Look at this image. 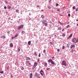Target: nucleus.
Listing matches in <instances>:
<instances>
[{"mask_svg": "<svg viewBox=\"0 0 78 78\" xmlns=\"http://www.w3.org/2000/svg\"><path fill=\"white\" fill-rule=\"evenodd\" d=\"M46 66H47V63H44V67H45Z\"/></svg>", "mask_w": 78, "mask_h": 78, "instance_id": "nucleus-21", "label": "nucleus"}, {"mask_svg": "<svg viewBox=\"0 0 78 78\" xmlns=\"http://www.w3.org/2000/svg\"><path fill=\"white\" fill-rule=\"evenodd\" d=\"M62 64L63 66H67V65L66 63V61L64 60L62 62Z\"/></svg>", "mask_w": 78, "mask_h": 78, "instance_id": "nucleus-2", "label": "nucleus"}, {"mask_svg": "<svg viewBox=\"0 0 78 78\" xmlns=\"http://www.w3.org/2000/svg\"><path fill=\"white\" fill-rule=\"evenodd\" d=\"M28 62V61H27L26 62V64H27Z\"/></svg>", "mask_w": 78, "mask_h": 78, "instance_id": "nucleus-39", "label": "nucleus"}, {"mask_svg": "<svg viewBox=\"0 0 78 78\" xmlns=\"http://www.w3.org/2000/svg\"><path fill=\"white\" fill-rule=\"evenodd\" d=\"M28 62L29 63V65H31V63H30V61H28Z\"/></svg>", "mask_w": 78, "mask_h": 78, "instance_id": "nucleus-47", "label": "nucleus"}, {"mask_svg": "<svg viewBox=\"0 0 78 78\" xmlns=\"http://www.w3.org/2000/svg\"><path fill=\"white\" fill-rule=\"evenodd\" d=\"M14 38H15V37H12V39H14Z\"/></svg>", "mask_w": 78, "mask_h": 78, "instance_id": "nucleus-51", "label": "nucleus"}, {"mask_svg": "<svg viewBox=\"0 0 78 78\" xmlns=\"http://www.w3.org/2000/svg\"><path fill=\"white\" fill-rule=\"evenodd\" d=\"M38 56H39V57H41V54L40 53H39Z\"/></svg>", "mask_w": 78, "mask_h": 78, "instance_id": "nucleus-46", "label": "nucleus"}, {"mask_svg": "<svg viewBox=\"0 0 78 78\" xmlns=\"http://www.w3.org/2000/svg\"><path fill=\"white\" fill-rule=\"evenodd\" d=\"M10 32H9V31H8L7 32V33H8V34H9V33H10Z\"/></svg>", "mask_w": 78, "mask_h": 78, "instance_id": "nucleus-54", "label": "nucleus"}, {"mask_svg": "<svg viewBox=\"0 0 78 78\" xmlns=\"http://www.w3.org/2000/svg\"><path fill=\"white\" fill-rule=\"evenodd\" d=\"M58 23H61V22H60L59 21H58Z\"/></svg>", "mask_w": 78, "mask_h": 78, "instance_id": "nucleus-60", "label": "nucleus"}, {"mask_svg": "<svg viewBox=\"0 0 78 78\" xmlns=\"http://www.w3.org/2000/svg\"><path fill=\"white\" fill-rule=\"evenodd\" d=\"M73 9H75V6H74L73 7Z\"/></svg>", "mask_w": 78, "mask_h": 78, "instance_id": "nucleus-29", "label": "nucleus"}, {"mask_svg": "<svg viewBox=\"0 0 78 78\" xmlns=\"http://www.w3.org/2000/svg\"><path fill=\"white\" fill-rule=\"evenodd\" d=\"M24 26H23V25H21L18 28V30H20V29H22L23 28V27Z\"/></svg>", "mask_w": 78, "mask_h": 78, "instance_id": "nucleus-1", "label": "nucleus"}, {"mask_svg": "<svg viewBox=\"0 0 78 78\" xmlns=\"http://www.w3.org/2000/svg\"><path fill=\"white\" fill-rule=\"evenodd\" d=\"M28 45H30L31 44V41H29L28 42Z\"/></svg>", "mask_w": 78, "mask_h": 78, "instance_id": "nucleus-12", "label": "nucleus"}, {"mask_svg": "<svg viewBox=\"0 0 78 78\" xmlns=\"http://www.w3.org/2000/svg\"><path fill=\"white\" fill-rule=\"evenodd\" d=\"M36 66H37V63L35 62V63H34V66H35V67H36Z\"/></svg>", "mask_w": 78, "mask_h": 78, "instance_id": "nucleus-13", "label": "nucleus"}, {"mask_svg": "<svg viewBox=\"0 0 78 78\" xmlns=\"http://www.w3.org/2000/svg\"><path fill=\"white\" fill-rule=\"evenodd\" d=\"M40 72H42L43 73H44V71H43V70H42V69H41Z\"/></svg>", "mask_w": 78, "mask_h": 78, "instance_id": "nucleus-20", "label": "nucleus"}, {"mask_svg": "<svg viewBox=\"0 0 78 78\" xmlns=\"http://www.w3.org/2000/svg\"><path fill=\"white\" fill-rule=\"evenodd\" d=\"M36 67V66H33L32 67V69H34Z\"/></svg>", "mask_w": 78, "mask_h": 78, "instance_id": "nucleus-25", "label": "nucleus"}, {"mask_svg": "<svg viewBox=\"0 0 78 78\" xmlns=\"http://www.w3.org/2000/svg\"><path fill=\"white\" fill-rule=\"evenodd\" d=\"M20 20L19 19V21H17V22L18 23H20Z\"/></svg>", "mask_w": 78, "mask_h": 78, "instance_id": "nucleus-37", "label": "nucleus"}, {"mask_svg": "<svg viewBox=\"0 0 78 78\" xmlns=\"http://www.w3.org/2000/svg\"><path fill=\"white\" fill-rule=\"evenodd\" d=\"M43 24L45 25V26H47V25H48V23H45Z\"/></svg>", "mask_w": 78, "mask_h": 78, "instance_id": "nucleus-17", "label": "nucleus"}, {"mask_svg": "<svg viewBox=\"0 0 78 78\" xmlns=\"http://www.w3.org/2000/svg\"><path fill=\"white\" fill-rule=\"evenodd\" d=\"M62 48L63 50H64V48H65L64 47V46H62Z\"/></svg>", "mask_w": 78, "mask_h": 78, "instance_id": "nucleus-31", "label": "nucleus"}, {"mask_svg": "<svg viewBox=\"0 0 78 78\" xmlns=\"http://www.w3.org/2000/svg\"><path fill=\"white\" fill-rule=\"evenodd\" d=\"M34 55L35 56H37V53L36 52H34Z\"/></svg>", "mask_w": 78, "mask_h": 78, "instance_id": "nucleus-19", "label": "nucleus"}, {"mask_svg": "<svg viewBox=\"0 0 78 78\" xmlns=\"http://www.w3.org/2000/svg\"><path fill=\"white\" fill-rule=\"evenodd\" d=\"M72 41L74 43H76V39L75 38H73L72 39Z\"/></svg>", "mask_w": 78, "mask_h": 78, "instance_id": "nucleus-3", "label": "nucleus"}, {"mask_svg": "<svg viewBox=\"0 0 78 78\" xmlns=\"http://www.w3.org/2000/svg\"><path fill=\"white\" fill-rule=\"evenodd\" d=\"M40 73L41 75L42 76L43 75V73H41V72H40Z\"/></svg>", "mask_w": 78, "mask_h": 78, "instance_id": "nucleus-34", "label": "nucleus"}, {"mask_svg": "<svg viewBox=\"0 0 78 78\" xmlns=\"http://www.w3.org/2000/svg\"><path fill=\"white\" fill-rule=\"evenodd\" d=\"M58 36V35H55V37H57Z\"/></svg>", "mask_w": 78, "mask_h": 78, "instance_id": "nucleus-55", "label": "nucleus"}, {"mask_svg": "<svg viewBox=\"0 0 78 78\" xmlns=\"http://www.w3.org/2000/svg\"><path fill=\"white\" fill-rule=\"evenodd\" d=\"M26 60H30L31 58L30 57H27L26 58Z\"/></svg>", "mask_w": 78, "mask_h": 78, "instance_id": "nucleus-6", "label": "nucleus"}, {"mask_svg": "<svg viewBox=\"0 0 78 78\" xmlns=\"http://www.w3.org/2000/svg\"><path fill=\"white\" fill-rule=\"evenodd\" d=\"M72 34H71L69 36V38L71 37H72Z\"/></svg>", "mask_w": 78, "mask_h": 78, "instance_id": "nucleus-23", "label": "nucleus"}, {"mask_svg": "<svg viewBox=\"0 0 78 78\" xmlns=\"http://www.w3.org/2000/svg\"><path fill=\"white\" fill-rule=\"evenodd\" d=\"M18 51H20V49H18Z\"/></svg>", "mask_w": 78, "mask_h": 78, "instance_id": "nucleus-48", "label": "nucleus"}, {"mask_svg": "<svg viewBox=\"0 0 78 78\" xmlns=\"http://www.w3.org/2000/svg\"><path fill=\"white\" fill-rule=\"evenodd\" d=\"M16 12H19V10L16 9Z\"/></svg>", "mask_w": 78, "mask_h": 78, "instance_id": "nucleus-30", "label": "nucleus"}, {"mask_svg": "<svg viewBox=\"0 0 78 78\" xmlns=\"http://www.w3.org/2000/svg\"><path fill=\"white\" fill-rule=\"evenodd\" d=\"M51 64H52V65H54L55 64V63H54V62L53 61V60L51 62Z\"/></svg>", "mask_w": 78, "mask_h": 78, "instance_id": "nucleus-11", "label": "nucleus"}, {"mask_svg": "<svg viewBox=\"0 0 78 78\" xmlns=\"http://www.w3.org/2000/svg\"><path fill=\"white\" fill-rule=\"evenodd\" d=\"M75 45H72L70 48L71 49H72V48H75Z\"/></svg>", "mask_w": 78, "mask_h": 78, "instance_id": "nucleus-5", "label": "nucleus"}, {"mask_svg": "<svg viewBox=\"0 0 78 78\" xmlns=\"http://www.w3.org/2000/svg\"><path fill=\"white\" fill-rule=\"evenodd\" d=\"M69 27H70V25H68L66 27H67V28H69Z\"/></svg>", "mask_w": 78, "mask_h": 78, "instance_id": "nucleus-41", "label": "nucleus"}, {"mask_svg": "<svg viewBox=\"0 0 78 78\" xmlns=\"http://www.w3.org/2000/svg\"><path fill=\"white\" fill-rule=\"evenodd\" d=\"M37 8H38V7H39V5L37 6Z\"/></svg>", "mask_w": 78, "mask_h": 78, "instance_id": "nucleus-62", "label": "nucleus"}, {"mask_svg": "<svg viewBox=\"0 0 78 78\" xmlns=\"http://www.w3.org/2000/svg\"><path fill=\"white\" fill-rule=\"evenodd\" d=\"M4 9H6V8H7L6 7V6H5L4 7Z\"/></svg>", "mask_w": 78, "mask_h": 78, "instance_id": "nucleus-44", "label": "nucleus"}, {"mask_svg": "<svg viewBox=\"0 0 78 78\" xmlns=\"http://www.w3.org/2000/svg\"><path fill=\"white\" fill-rule=\"evenodd\" d=\"M58 30H61V27H59L58 29Z\"/></svg>", "mask_w": 78, "mask_h": 78, "instance_id": "nucleus-22", "label": "nucleus"}, {"mask_svg": "<svg viewBox=\"0 0 78 78\" xmlns=\"http://www.w3.org/2000/svg\"><path fill=\"white\" fill-rule=\"evenodd\" d=\"M9 69V67H7V69Z\"/></svg>", "mask_w": 78, "mask_h": 78, "instance_id": "nucleus-57", "label": "nucleus"}, {"mask_svg": "<svg viewBox=\"0 0 78 78\" xmlns=\"http://www.w3.org/2000/svg\"><path fill=\"white\" fill-rule=\"evenodd\" d=\"M58 5H59V4H58L57 3H56V6H58Z\"/></svg>", "mask_w": 78, "mask_h": 78, "instance_id": "nucleus-36", "label": "nucleus"}, {"mask_svg": "<svg viewBox=\"0 0 78 78\" xmlns=\"http://www.w3.org/2000/svg\"><path fill=\"white\" fill-rule=\"evenodd\" d=\"M41 17L42 18V19H44V15H41Z\"/></svg>", "mask_w": 78, "mask_h": 78, "instance_id": "nucleus-24", "label": "nucleus"}, {"mask_svg": "<svg viewBox=\"0 0 78 78\" xmlns=\"http://www.w3.org/2000/svg\"><path fill=\"white\" fill-rule=\"evenodd\" d=\"M48 8L49 9H50V8H51V7H50V6H48Z\"/></svg>", "mask_w": 78, "mask_h": 78, "instance_id": "nucleus-40", "label": "nucleus"}, {"mask_svg": "<svg viewBox=\"0 0 78 78\" xmlns=\"http://www.w3.org/2000/svg\"><path fill=\"white\" fill-rule=\"evenodd\" d=\"M5 36H2V38H3V39H5Z\"/></svg>", "mask_w": 78, "mask_h": 78, "instance_id": "nucleus-35", "label": "nucleus"}, {"mask_svg": "<svg viewBox=\"0 0 78 78\" xmlns=\"http://www.w3.org/2000/svg\"><path fill=\"white\" fill-rule=\"evenodd\" d=\"M23 69H24V68H23V67H22L21 68V70H23Z\"/></svg>", "mask_w": 78, "mask_h": 78, "instance_id": "nucleus-27", "label": "nucleus"}, {"mask_svg": "<svg viewBox=\"0 0 78 78\" xmlns=\"http://www.w3.org/2000/svg\"><path fill=\"white\" fill-rule=\"evenodd\" d=\"M18 36V34H16V35L14 37L15 38L17 37Z\"/></svg>", "mask_w": 78, "mask_h": 78, "instance_id": "nucleus-15", "label": "nucleus"}, {"mask_svg": "<svg viewBox=\"0 0 78 78\" xmlns=\"http://www.w3.org/2000/svg\"><path fill=\"white\" fill-rule=\"evenodd\" d=\"M50 68H47V70H50Z\"/></svg>", "mask_w": 78, "mask_h": 78, "instance_id": "nucleus-43", "label": "nucleus"}, {"mask_svg": "<svg viewBox=\"0 0 78 78\" xmlns=\"http://www.w3.org/2000/svg\"><path fill=\"white\" fill-rule=\"evenodd\" d=\"M60 25H63V24L62 23H60Z\"/></svg>", "mask_w": 78, "mask_h": 78, "instance_id": "nucleus-61", "label": "nucleus"}, {"mask_svg": "<svg viewBox=\"0 0 78 78\" xmlns=\"http://www.w3.org/2000/svg\"><path fill=\"white\" fill-rule=\"evenodd\" d=\"M60 51V50L59 49H58L57 50V51Z\"/></svg>", "mask_w": 78, "mask_h": 78, "instance_id": "nucleus-52", "label": "nucleus"}, {"mask_svg": "<svg viewBox=\"0 0 78 78\" xmlns=\"http://www.w3.org/2000/svg\"><path fill=\"white\" fill-rule=\"evenodd\" d=\"M60 11V10L59 9H58L57 10L58 11Z\"/></svg>", "mask_w": 78, "mask_h": 78, "instance_id": "nucleus-59", "label": "nucleus"}, {"mask_svg": "<svg viewBox=\"0 0 78 78\" xmlns=\"http://www.w3.org/2000/svg\"><path fill=\"white\" fill-rule=\"evenodd\" d=\"M40 75V74H37V77H38V76H39Z\"/></svg>", "mask_w": 78, "mask_h": 78, "instance_id": "nucleus-42", "label": "nucleus"}, {"mask_svg": "<svg viewBox=\"0 0 78 78\" xmlns=\"http://www.w3.org/2000/svg\"><path fill=\"white\" fill-rule=\"evenodd\" d=\"M68 16H69V17H70V14H68Z\"/></svg>", "mask_w": 78, "mask_h": 78, "instance_id": "nucleus-50", "label": "nucleus"}, {"mask_svg": "<svg viewBox=\"0 0 78 78\" xmlns=\"http://www.w3.org/2000/svg\"><path fill=\"white\" fill-rule=\"evenodd\" d=\"M76 26H78V24H76Z\"/></svg>", "mask_w": 78, "mask_h": 78, "instance_id": "nucleus-64", "label": "nucleus"}, {"mask_svg": "<svg viewBox=\"0 0 78 78\" xmlns=\"http://www.w3.org/2000/svg\"><path fill=\"white\" fill-rule=\"evenodd\" d=\"M62 36H63V37H65V36H66V34H65L64 33H63L62 34Z\"/></svg>", "mask_w": 78, "mask_h": 78, "instance_id": "nucleus-18", "label": "nucleus"}, {"mask_svg": "<svg viewBox=\"0 0 78 78\" xmlns=\"http://www.w3.org/2000/svg\"><path fill=\"white\" fill-rule=\"evenodd\" d=\"M46 51H45V49H44V51H43V53H45V52Z\"/></svg>", "mask_w": 78, "mask_h": 78, "instance_id": "nucleus-53", "label": "nucleus"}, {"mask_svg": "<svg viewBox=\"0 0 78 78\" xmlns=\"http://www.w3.org/2000/svg\"><path fill=\"white\" fill-rule=\"evenodd\" d=\"M49 44H51V45H53V43L52 42H50L49 43Z\"/></svg>", "mask_w": 78, "mask_h": 78, "instance_id": "nucleus-32", "label": "nucleus"}, {"mask_svg": "<svg viewBox=\"0 0 78 78\" xmlns=\"http://www.w3.org/2000/svg\"><path fill=\"white\" fill-rule=\"evenodd\" d=\"M41 22L42 24H44L45 23V22H47V20H43V21H42Z\"/></svg>", "mask_w": 78, "mask_h": 78, "instance_id": "nucleus-4", "label": "nucleus"}, {"mask_svg": "<svg viewBox=\"0 0 78 78\" xmlns=\"http://www.w3.org/2000/svg\"><path fill=\"white\" fill-rule=\"evenodd\" d=\"M7 8L9 9H11V7L9 5H8L7 6Z\"/></svg>", "mask_w": 78, "mask_h": 78, "instance_id": "nucleus-9", "label": "nucleus"}, {"mask_svg": "<svg viewBox=\"0 0 78 78\" xmlns=\"http://www.w3.org/2000/svg\"><path fill=\"white\" fill-rule=\"evenodd\" d=\"M71 53H73V50H71Z\"/></svg>", "mask_w": 78, "mask_h": 78, "instance_id": "nucleus-49", "label": "nucleus"}, {"mask_svg": "<svg viewBox=\"0 0 78 78\" xmlns=\"http://www.w3.org/2000/svg\"><path fill=\"white\" fill-rule=\"evenodd\" d=\"M49 3H51V0H49Z\"/></svg>", "mask_w": 78, "mask_h": 78, "instance_id": "nucleus-45", "label": "nucleus"}, {"mask_svg": "<svg viewBox=\"0 0 78 78\" xmlns=\"http://www.w3.org/2000/svg\"><path fill=\"white\" fill-rule=\"evenodd\" d=\"M32 77H33V73H31L30 74V78H32Z\"/></svg>", "mask_w": 78, "mask_h": 78, "instance_id": "nucleus-7", "label": "nucleus"}, {"mask_svg": "<svg viewBox=\"0 0 78 78\" xmlns=\"http://www.w3.org/2000/svg\"><path fill=\"white\" fill-rule=\"evenodd\" d=\"M67 48H69V46L70 45H69V44H67Z\"/></svg>", "mask_w": 78, "mask_h": 78, "instance_id": "nucleus-14", "label": "nucleus"}, {"mask_svg": "<svg viewBox=\"0 0 78 78\" xmlns=\"http://www.w3.org/2000/svg\"><path fill=\"white\" fill-rule=\"evenodd\" d=\"M10 47H13V44L12 43L10 44Z\"/></svg>", "mask_w": 78, "mask_h": 78, "instance_id": "nucleus-10", "label": "nucleus"}, {"mask_svg": "<svg viewBox=\"0 0 78 78\" xmlns=\"http://www.w3.org/2000/svg\"><path fill=\"white\" fill-rule=\"evenodd\" d=\"M9 20H10L11 19V17H9V18H8Z\"/></svg>", "mask_w": 78, "mask_h": 78, "instance_id": "nucleus-56", "label": "nucleus"}, {"mask_svg": "<svg viewBox=\"0 0 78 78\" xmlns=\"http://www.w3.org/2000/svg\"><path fill=\"white\" fill-rule=\"evenodd\" d=\"M4 73V72L3 71L0 72V73Z\"/></svg>", "mask_w": 78, "mask_h": 78, "instance_id": "nucleus-28", "label": "nucleus"}, {"mask_svg": "<svg viewBox=\"0 0 78 78\" xmlns=\"http://www.w3.org/2000/svg\"><path fill=\"white\" fill-rule=\"evenodd\" d=\"M75 10H76V11H78V8H77L76 9H75Z\"/></svg>", "mask_w": 78, "mask_h": 78, "instance_id": "nucleus-38", "label": "nucleus"}, {"mask_svg": "<svg viewBox=\"0 0 78 78\" xmlns=\"http://www.w3.org/2000/svg\"><path fill=\"white\" fill-rule=\"evenodd\" d=\"M5 4H7V3H8V2L7 1H5Z\"/></svg>", "mask_w": 78, "mask_h": 78, "instance_id": "nucleus-33", "label": "nucleus"}, {"mask_svg": "<svg viewBox=\"0 0 78 78\" xmlns=\"http://www.w3.org/2000/svg\"><path fill=\"white\" fill-rule=\"evenodd\" d=\"M21 33H22V34H24V33H25V32H24L23 31L21 32Z\"/></svg>", "mask_w": 78, "mask_h": 78, "instance_id": "nucleus-26", "label": "nucleus"}, {"mask_svg": "<svg viewBox=\"0 0 78 78\" xmlns=\"http://www.w3.org/2000/svg\"><path fill=\"white\" fill-rule=\"evenodd\" d=\"M76 42H78V39L76 40Z\"/></svg>", "mask_w": 78, "mask_h": 78, "instance_id": "nucleus-58", "label": "nucleus"}, {"mask_svg": "<svg viewBox=\"0 0 78 78\" xmlns=\"http://www.w3.org/2000/svg\"><path fill=\"white\" fill-rule=\"evenodd\" d=\"M52 61H53L52 59H49L48 60V62H51Z\"/></svg>", "mask_w": 78, "mask_h": 78, "instance_id": "nucleus-8", "label": "nucleus"}, {"mask_svg": "<svg viewBox=\"0 0 78 78\" xmlns=\"http://www.w3.org/2000/svg\"><path fill=\"white\" fill-rule=\"evenodd\" d=\"M76 21L78 22V20H76Z\"/></svg>", "mask_w": 78, "mask_h": 78, "instance_id": "nucleus-63", "label": "nucleus"}, {"mask_svg": "<svg viewBox=\"0 0 78 78\" xmlns=\"http://www.w3.org/2000/svg\"><path fill=\"white\" fill-rule=\"evenodd\" d=\"M37 73H36L34 74V77H36V76L37 77Z\"/></svg>", "mask_w": 78, "mask_h": 78, "instance_id": "nucleus-16", "label": "nucleus"}]
</instances>
